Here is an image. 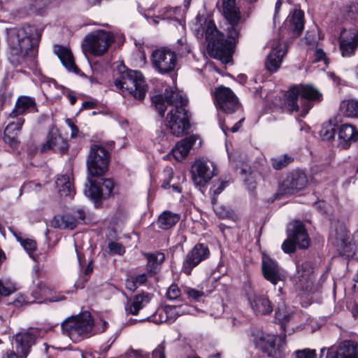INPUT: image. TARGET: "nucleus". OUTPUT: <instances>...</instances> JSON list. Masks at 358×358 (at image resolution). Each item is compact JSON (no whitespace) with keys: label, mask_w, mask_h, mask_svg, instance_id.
<instances>
[{"label":"nucleus","mask_w":358,"mask_h":358,"mask_svg":"<svg viewBox=\"0 0 358 358\" xmlns=\"http://www.w3.org/2000/svg\"><path fill=\"white\" fill-rule=\"evenodd\" d=\"M223 15L227 20L225 31L227 39L217 29L215 22L209 20L205 31L209 54L220 60L223 64L231 61L234 47L242 29L241 12L236 6L235 0H222Z\"/></svg>","instance_id":"obj_1"},{"label":"nucleus","mask_w":358,"mask_h":358,"mask_svg":"<svg viewBox=\"0 0 358 358\" xmlns=\"http://www.w3.org/2000/svg\"><path fill=\"white\" fill-rule=\"evenodd\" d=\"M39 38V34L32 26L13 27L7 29L9 59L14 63L27 55L34 46V41Z\"/></svg>","instance_id":"obj_2"},{"label":"nucleus","mask_w":358,"mask_h":358,"mask_svg":"<svg viewBox=\"0 0 358 358\" xmlns=\"http://www.w3.org/2000/svg\"><path fill=\"white\" fill-rule=\"evenodd\" d=\"M322 96L313 85H296L286 94L285 107L291 113L300 112V115L304 117L312 107L310 101H320Z\"/></svg>","instance_id":"obj_3"},{"label":"nucleus","mask_w":358,"mask_h":358,"mask_svg":"<svg viewBox=\"0 0 358 358\" xmlns=\"http://www.w3.org/2000/svg\"><path fill=\"white\" fill-rule=\"evenodd\" d=\"M115 87L122 94H132L136 99H144L147 85L141 72L138 71L125 70L120 73L115 80Z\"/></svg>","instance_id":"obj_4"},{"label":"nucleus","mask_w":358,"mask_h":358,"mask_svg":"<svg viewBox=\"0 0 358 358\" xmlns=\"http://www.w3.org/2000/svg\"><path fill=\"white\" fill-rule=\"evenodd\" d=\"M250 340L268 357L282 358L286 354L284 338L275 335L266 334L259 329L251 331Z\"/></svg>","instance_id":"obj_5"},{"label":"nucleus","mask_w":358,"mask_h":358,"mask_svg":"<svg viewBox=\"0 0 358 358\" xmlns=\"http://www.w3.org/2000/svg\"><path fill=\"white\" fill-rule=\"evenodd\" d=\"M93 322L89 312L71 316L62 323V329L73 342H78L87 336L92 329Z\"/></svg>","instance_id":"obj_6"},{"label":"nucleus","mask_w":358,"mask_h":358,"mask_svg":"<svg viewBox=\"0 0 358 358\" xmlns=\"http://www.w3.org/2000/svg\"><path fill=\"white\" fill-rule=\"evenodd\" d=\"M114 41L115 36L113 32L103 29L92 31L83 40V50L85 54L101 57L108 52Z\"/></svg>","instance_id":"obj_7"},{"label":"nucleus","mask_w":358,"mask_h":358,"mask_svg":"<svg viewBox=\"0 0 358 358\" xmlns=\"http://www.w3.org/2000/svg\"><path fill=\"white\" fill-rule=\"evenodd\" d=\"M287 238L282 244V249L285 252H293L296 245L301 249H306L309 246L310 238L300 221L291 222L287 229Z\"/></svg>","instance_id":"obj_8"},{"label":"nucleus","mask_w":358,"mask_h":358,"mask_svg":"<svg viewBox=\"0 0 358 358\" xmlns=\"http://www.w3.org/2000/svg\"><path fill=\"white\" fill-rule=\"evenodd\" d=\"M152 101L160 116H164L167 108H184L187 102L182 92L173 87L166 89L165 92L162 94L154 96Z\"/></svg>","instance_id":"obj_9"},{"label":"nucleus","mask_w":358,"mask_h":358,"mask_svg":"<svg viewBox=\"0 0 358 358\" xmlns=\"http://www.w3.org/2000/svg\"><path fill=\"white\" fill-rule=\"evenodd\" d=\"M164 125L173 136H183L189 128L187 111L185 108H170L165 117Z\"/></svg>","instance_id":"obj_10"},{"label":"nucleus","mask_w":358,"mask_h":358,"mask_svg":"<svg viewBox=\"0 0 358 358\" xmlns=\"http://www.w3.org/2000/svg\"><path fill=\"white\" fill-rule=\"evenodd\" d=\"M109 153L101 145L91 146L87 160L88 173L91 176H102L108 170Z\"/></svg>","instance_id":"obj_11"},{"label":"nucleus","mask_w":358,"mask_h":358,"mask_svg":"<svg viewBox=\"0 0 358 358\" xmlns=\"http://www.w3.org/2000/svg\"><path fill=\"white\" fill-rule=\"evenodd\" d=\"M151 62L153 68L160 73H166L173 71L177 63L176 53L166 48H161L154 50L151 55Z\"/></svg>","instance_id":"obj_12"},{"label":"nucleus","mask_w":358,"mask_h":358,"mask_svg":"<svg viewBox=\"0 0 358 358\" xmlns=\"http://www.w3.org/2000/svg\"><path fill=\"white\" fill-rule=\"evenodd\" d=\"M214 163L209 160H196L191 168L192 179L196 186L203 187L216 174Z\"/></svg>","instance_id":"obj_13"},{"label":"nucleus","mask_w":358,"mask_h":358,"mask_svg":"<svg viewBox=\"0 0 358 358\" xmlns=\"http://www.w3.org/2000/svg\"><path fill=\"white\" fill-rule=\"evenodd\" d=\"M315 269L310 262H303L296 265L295 280L301 289L309 292L315 289Z\"/></svg>","instance_id":"obj_14"},{"label":"nucleus","mask_w":358,"mask_h":358,"mask_svg":"<svg viewBox=\"0 0 358 358\" xmlns=\"http://www.w3.org/2000/svg\"><path fill=\"white\" fill-rule=\"evenodd\" d=\"M333 243L342 255L351 257L355 254V245L348 241L349 236L346 227L343 223L335 226L334 234H331Z\"/></svg>","instance_id":"obj_15"},{"label":"nucleus","mask_w":358,"mask_h":358,"mask_svg":"<svg viewBox=\"0 0 358 358\" xmlns=\"http://www.w3.org/2000/svg\"><path fill=\"white\" fill-rule=\"evenodd\" d=\"M214 97L217 108L225 113H234L238 108L237 97L228 87L222 86L217 88Z\"/></svg>","instance_id":"obj_16"},{"label":"nucleus","mask_w":358,"mask_h":358,"mask_svg":"<svg viewBox=\"0 0 358 358\" xmlns=\"http://www.w3.org/2000/svg\"><path fill=\"white\" fill-rule=\"evenodd\" d=\"M262 270L264 278L274 285L286 279L285 271L278 266L276 261L264 253L262 254Z\"/></svg>","instance_id":"obj_17"},{"label":"nucleus","mask_w":358,"mask_h":358,"mask_svg":"<svg viewBox=\"0 0 358 358\" xmlns=\"http://www.w3.org/2000/svg\"><path fill=\"white\" fill-rule=\"evenodd\" d=\"M287 50V45L284 41L275 40L271 43V50L265 64L268 71L273 73L280 68Z\"/></svg>","instance_id":"obj_18"},{"label":"nucleus","mask_w":358,"mask_h":358,"mask_svg":"<svg viewBox=\"0 0 358 358\" xmlns=\"http://www.w3.org/2000/svg\"><path fill=\"white\" fill-rule=\"evenodd\" d=\"M69 144L57 129L52 128L50 130L47 140L41 147V152L53 150L56 152L64 153L68 150Z\"/></svg>","instance_id":"obj_19"},{"label":"nucleus","mask_w":358,"mask_h":358,"mask_svg":"<svg viewBox=\"0 0 358 358\" xmlns=\"http://www.w3.org/2000/svg\"><path fill=\"white\" fill-rule=\"evenodd\" d=\"M208 252V248L203 244L196 245L187 255L183 263L184 273L189 275L192 268L207 257Z\"/></svg>","instance_id":"obj_20"},{"label":"nucleus","mask_w":358,"mask_h":358,"mask_svg":"<svg viewBox=\"0 0 358 358\" xmlns=\"http://www.w3.org/2000/svg\"><path fill=\"white\" fill-rule=\"evenodd\" d=\"M36 338V334L34 330H24L14 336L13 345L18 353L26 357L29 352L30 348L35 343Z\"/></svg>","instance_id":"obj_21"},{"label":"nucleus","mask_w":358,"mask_h":358,"mask_svg":"<svg viewBox=\"0 0 358 358\" xmlns=\"http://www.w3.org/2000/svg\"><path fill=\"white\" fill-rule=\"evenodd\" d=\"M326 358H358V346L353 341H345L336 348H328Z\"/></svg>","instance_id":"obj_22"},{"label":"nucleus","mask_w":358,"mask_h":358,"mask_svg":"<svg viewBox=\"0 0 358 358\" xmlns=\"http://www.w3.org/2000/svg\"><path fill=\"white\" fill-rule=\"evenodd\" d=\"M32 296L36 300H39L38 303L59 302L66 299L62 293H54L52 288L43 282L36 286L32 292Z\"/></svg>","instance_id":"obj_23"},{"label":"nucleus","mask_w":358,"mask_h":358,"mask_svg":"<svg viewBox=\"0 0 358 358\" xmlns=\"http://www.w3.org/2000/svg\"><path fill=\"white\" fill-rule=\"evenodd\" d=\"M307 178L303 173L295 172L287 176L281 184L285 194H293L303 189L307 184Z\"/></svg>","instance_id":"obj_24"},{"label":"nucleus","mask_w":358,"mask_h":358,"mask_svg":"<svg viewBox=\"0 0 358 358\" xmlns=\"http://www.w3.org/2000/svg\"><path fill=\"white\" fill-rule=\"evenodd\" d=\"M357 46L358 40L356 38L355 34L350 31L343 30L339 39L341 55L345 57H351L354 55Z\"/></svg>","instance_id":"obj_25"},{"label":"nucleus","mask_w":358,"mask_h":358,"mask_svg":"<svg viewBox=\"0 0 358 358\" xmlns=\"http://www.w3.org/2000/svg\"><path fill=\"white\" fill-rule=\"evenodd\" d=\"M338 145L343 149L350 147L352 143L358 139V131L350 124H343L338 129Z\"/></svg>","instance_id":"obj_26"},{"label":"nucleus","mask_w":358,"mask_h":358,"mask_svg":"<svg viewBox=\"0 0 358 358\" xmlns=\"http://www.w3.org/2000/svg\"><path fill=\"white\" fill-rule=\"evenodd\" d=\"M197 140H199L198 136L192 135L178 142L171 150L173 157L177 161L182 160L187 156L191 148L196 143Z\"/></svg>","instance_id":"obj_27"},{"label":"nucleus","mask_w":358,"mask_h":358,"mask_svg":"<svg viewBox=\"0 0 358 358\" xmlns=\"http://www.w3.org/2000/svg\"><path fill=\"white\" fill-rule=\"evenodd\" d=\"M250 306L257 315H267L273 311V306L264 295L253 294L249 297Z\"/></svg>","instance_id":"obj_28"},{"label":"nucleus","mask_w":358,"mask_h":358,"mask_svg":"<svg viewBox=\"0 0 358 358\" xmlns=\"http://www.w3.org/2000/svg\"><path fill=\"white\" fill-rule=\"evenodd\" d=\"M150 299L151 295L148 293L136 295L134 299L128 301L125 305L126 313L137 315L139 310L150 302Z\"/></svg>","instance_id":"obj_29"},{"label":"nucleus","mask_w":358,"mask_h":358,"mask_svg":"<svg viewBox=\"0 0 358 358\" xmlns=\"http://www.w3.org/2000/svg\"><path fill=\"white\" fill-rule=\"evenodd\" d=\"M285 25L288 27L293 36L300 35L304 27L303 13L299 9H295L287 19Z\"/></svg>","instance_id":"obj_30"},{"label":"nucleus","mask_w":358,"mask_h":358,"mask_svg":"<svg viewBox=\"0 0 358 358\" xmlns=\"http://www.w3.org/2000/svg\"><path fill=\"white\" fill-rule=\"evenodd\" d=\"M36 112L37 108L34 100L28 96H21L16 101L15 108L10 113V117L23 115L25 112Z\"/></svg>","instance_id":"obj_31"},{"label":"nucleus","mask_w":358,"mask_h":358,"mask_svg":"<svg viewBox=\"0 0 358 358\" xmlns=\"http://www.w3.org/2000/svg\"><path fill=\"white\" fill-rule=\"evenodd\" d=\"M71 173L62 174L57 177L56 185L61 196L72 199L75 194V191L71 183Z\"/></svg>","instance_id":"obj_32"},{"label":"nucleus","mask_w":358,"mask_h":358,"mask_svg":"<svg viewBox=\"0 0 358 358\" xmlns=\"http://www.w3.org/2000/svg\"><path fill=\"white\" fill-rule=\"evenodd\" d=\"M54 52L57 55L63 66L69 71L77 72L78 69L75 64L73 55L67 48L55 45Z\"/></svg>","instance_id":"obj_33"},{"label":"nucleus","mask_w":358,"mask_h":358,"mask_svg":"<svg viewBox=\"0 0 358 358\" xmlns=\"http://www.w3.org/2000/svg\"><path fill=\"white\" fill-rule=\"evenodd\" d=\"M180 217L178 214L173 213L171 211L163 212L158 218L159 227L162 229H169L174 226L179 220Z\"/></svg>","instance_id":"obj_34"},{"label":"nucleus","mask_w":358,"mask_h":358,"mask_svg":"<svg viewBox=\"0 0 358 358\" xmlns=\"http://www.w3.org/2000/svg\"><path fill=\"white\" fill-rule=\"evenodd\" d=\"M339 108L346 117L358 118V100H344L341 101Z\"/></svg>","instance_id":"obj_35"},{"label":"nucleus","mask_w":358,"mask_h":358,"mask_svg":"<svg viewBox=\"0 0 358 358\" xmlns=\"http://www.w3.org/2000/svg\"><path fill=\"white\" fill-rule=\"evenodd\" d=\"M84 192L87 197L95 201L103 198L101 187L90 179H88V184L86 185Z\"/></svg>","instance_id":"obj_36"},{"label":"nucleus","mask_w":358,"mask_h":358,"mask_svg":"<svg viewBox=\"0 0 358 358\" xmlns=\"http://www.w3.org/2000/svg\"><path fill=\"white\" fill-rule=\"evenodd\" d=\"M10 231L14 235V236L16 238L17 241L20 243V245L23 247L24 250L29 254V255L34 258L32 253L36 250V243L34 240L30 239V238H24L21 237L19 234H17L16 232L10 229Z\"/></svg>","instance_id":"obj_37"},{"label":"nucleus","mask_w":358,"mask_h":358,"mask_svg":"<svg viewBox=\"0 0 358 358\" xmlns=\"http://www.w3.org/2000/svg\"><path fill=\"white\" fill-rule=\"evenodd\" d=\"M335 131V124L331 121H329L322 124L320 135L323 140L330 141L334 138Z\"/></svg>","instance_id":"obj_38"},{"label":"nucleus","mask_w":358,"mask_h":358,"mask_svg":"<svg viewBox=\"0 0 358 358\" xmlns=\"http://www.w3.org/2000/svg\"><path fill=\"white\" fill-rule=\"evenodd\" d=\"M164 309L167 315V318L169 319V323L173 322L180 314L190 313L189 310H181V308L174 306H166Z\"/></svg>","instance_id":"obj_39"},{"label":"nucleus","mask_w":358,"mask_h":358,"mask_svg":"<svg viewBox=\"0 0 358 358\" xmlns=\"http://www.w3.org/2000/svg\"><path fill=\"white\" fill-rule=\"evenodd\" d=\"M24 122L23 118H19L16 122H10L5 129V134H11L13 135L14 133L18 134L21 130L22 127Z\"/></svg>","instance_id":"obj_40"},{"label":"nucleus","mask_w":358,"mask_h":358,"mask_svg":"<svg viewBox=\"0 0 358 358\" xmlns=\"http://www.w3.org/2000/svg\"><path fill=\"white\" fill-rule=\"evenodd\" d=\"M291 160L287 155L280 156L272 159V166L275 169L279 170L287 166Z\"/></svg>","instance_id":"obj_41"},{"label":"nucleus","mask_w":358,"mask_h":358,"mask_svg":"<svg viewBox=\"0 0 358 358\" xmlns=\"http://www.w3.org/2000/svg\"><path fill=\"white\" fill-rule=\"evenodd\" d=\"M114 188V182L110 179H104L103 180L101 189L103 194V197H106L110 196L112 194L113 189Z\"/></svg>","instance_id":"obj_42"},{"label":"nucleus","mask_w":358,"mask_h":358,"mask_svg":"<svg viewBox=\"0 0 358 358\" xmlns=\"http://www.w3.org/2000/svg\"><path fill=\"white\" fill-rule=\"evenodd\" d=\"M165 256L163 253L157 252L156 254H151L148 256V263L152 266H157L164 262Z\"/></svg>","instance_id":"obj_43"},{"label":"nucleus","mask_w":358,"mask_h":358,"mask_svg":"<svg viewBox=\"0 0 358 358\" xmlns=\"http://www.w3.org/2000/svg\"><path fill=\"white\" fill-rule=\"evenodd\" d=\"M291 314L288 313L285 308H280V306L275 311V318L280 323H284L289 320Z\"/></svg>","instance_id":"obj_44"},{"label":"nucleus","mask_w":358,"mask_h":358,"mask_svg":"<svg viewBox=\"0 0 358 358\" xmlns=\"http://www.w3.org/2000/svg\"><path fill=\"white\" fill-rule=\"evenodd\" d=\"M178 53L181 55H186L190 52V46L187 44L185 38H180L177 42Z\"/></svg>","instance_id":"obj_45"},{"label":"nucleus","mask_w":358,"mask_h":358,"mask_svg":"<svg viewBox=\"0 0 358 358\" xmlns=\"http://www.w3.org/2000/svg\"><path fill=\"white\" fill-rule=\"evenodd\" d=\"M152 320L157 323H169V319L167 318L164 307L157 310L156 313L153 315Z\"/></svg>","instance_id":"obj_46"},{"label":"nucleus","mask_w":358,"mask_h":358,"mask_svg":"<svg viewBox=\"0 0 358 358\" xmlns=\"http://www.w3.org/2000/svg\"><path fill=\"white\" fill-rule=\"evenodd\" d=\"M348 16L355 21H358V1L351 3L347 7Z\"/></svg>","instance_id":"obj_47"},{"label":"nucleus","mask_w":358,"mask_h":358,"mask_svg":"<svg viewBox=\"0 0 358 358\" xmlns=\"http://www.w3.org/2000/svg\"><path fill=\"white\" fill-rule=\"evenodd\" d=\"M65 217L64 215L55 216L50 221V226L56 229H65Z\"/></svg>","instance_id":"obj_48"},{"label":"nucleus","mask_w":358,"mask_h":358,"mask_svg":"<svg viewBox=\"0 0 358 358\" xmlns=\"http://www.w3.org/2000/svg\"><path fill=\"white\" fill-rule=\"evenodd\" d=\"M296 358H317L315 350L303 349L296 351Z\"/></svg>","instance_id":"obj_49"},{"label":"nucleus","mask_w":358,"mask_h":358,"mask_svg":"<svg viewBox=\"0 0 358 358\" xmlns=\"http://www.w3.org/2000/svg\"><path fill=\"white\" fill-rule=\"evenodd\" d=\"M17 136V133H14L13 135L4 133L3 140L6 143L9 144L13 149H15L19 143Z\"/></svg>","instance_id":"obj_50"},{"label":"nucleus","mask_w":358,"mask_h":358,"mask_svg":"<svg viewBox=\"0 0 358 358\" xmlns=\"http://www.w3.org/2000/svg\"><path fill=\"white\" fill-rule=\"evenodd\" d=\"M180 295V290L176 285H171L167 292L166 296L169 299H176Z\"/></svg>","instance_id":"obj_51"},{"label":"nucleus","mask_w":358,"mask_h":358,"mask_svg":"<svg viewBox=\"0 0 358 358\" xmlns=\"http://www.w3.org/2000/svg\"><path fill=\"white\" fill-rule=\"evenodd\" d=\"M65 229H73L76 227L78 220L75 215H64Z\"/></svg>","instance_id":"obj_52"},{"label":"nucleus","mask_w":358,"mask_h":358,"mask_svg":"<svg viewBox=\"0 0 358 358\" xmlns=\"http://www.w3.org/2000/svg\"><path fill=\"white\" fill-rule=\"evenodd\" d=\"M108 248L111 252L117 255H122L125 251L122 245L116 242H110L108 244Z\"/></svg>","instance_id":"obj_53"},{"label":"nucleus","mask_w":358,"mask_h":358,"mask_svg":"<svg viewBox=\"0 0 358 358\" xmlns=\"http://www.w3.org/2000/svg\"><path fill=\"white\" fill-rule=\"evenodd\" d=\"M214 211L221 218L228 217L230 215L229 210L222 206H214Z\"/></svg>","instance_id":"obj_54"},{"label":"nucleus","mask_w":358,"mask_h":358,"mask_svg":"<svg viewBox=\"0 0 358 358\" xmlns=\"http://www.w3.org/2000/svg\"><path fill=\"white\" fill-rule=\"evenodd\" d=\"M314 62H319L323 61L324 64H327V59L325 52L320 48H316L314 51Z\"/></svg>","instance_id":"obj_55"},{"label":"nucleus","mask_w":358,"mask_h":358,"mask_svg":"<svg viewBox=\"0 0 358 358\" xmlns=\"http://www.w3.org/2000/svg\"><path fill=\"white\" fill-rule=\"evenodd\" d=\"M164 173L165 178H164V182L162 184V187L164 189H167L169 187L170 182L172 179L173 171L171 167H166L164 169Z\"/></svg>","instance_id":"obj_56"},{"label":"nucleus","mask_w":358,"mask_h":358,"mask_svg":"<svg viewBox=\"0 0 358 358\" xmlns=\"http://www.w3.org/2000/svg\"><path fill=\"white\" fill-rule=\"evenodd\" d=\"M185 293L189 298L196 301L199 300L203 295V292L194 289H187Z\"/></svg>","instance_id":"obj_57"},{"label":"nucleus","mask_w":358,"mask_h":358,"mask_svg":"<svg viewBox=\"0 0 358 358\" xmlns=\"http://www.w3.org/2000/svg\"><path fill=\"white\" fill-rule=\"evenodd\" d=\"M257 176V173L255 172H250L249 176L245 178V181L248 183V187L250 189H253L255 187V178Z\"/></svg>","instance_id":"obj_58"},{"label":"nucleus","mask_w":358,"mask_h":358,"mask_svg":"<svg viewBox=\"0 0 358 358\" xmlns=\"http://www.w3.org/2000/svg\"><path fill=\"white\" fill-rule=\"evenodd\" d=\"M66 124L70 127L71 130V136L75 138L78 136L79 130L76 125L73 122L71 119L66 120Z\"/></svg>","instance_id":"obj_59"},{"label":"nucleus","mask_w":358,"mask_h":358,"mask_svg":"<svg viewBox=\"0 0 358 358\" xmlns=\"http://www.w3.org/2000/svg\"><path fill=\"white\" fill-rule=\"evenodd\" d=\"M125 287L130 291H134L138 288V285L134 280V277H130L126 280Z\"/></svg>","instance_id":"obj_60"},{"label":"nucleus","mask_w":358,"mask_h":358,"mask_svg":"<svg viewBox=\"0 0 358 358\" xmlns=\"http://www.w3.org/2000/svg\"><path fill=\"white\" fill-rule=\"evenodd\" d=\"M227 185V182L222 181L217 186L214 185L213 189L214 194L215 195L220 194L223 191V189L226 187Z\"/></svg>","instance_id":"obj_61"},{"label":"nucleus","mask_w":358,"mask_h":358,"mask_svg":"<svg viewBox=\"0 0 358 358\" xmlns=\"http://www.w3.org/2000/svg\"><path fill=\"white\" fill-rule=\"evenodd\" d=\"M153 358H166L164 349L162 346L157 348L152 352Z\"/></svg>","instance_id":"obj_62"},{"label":"nucleus","mask_w":358,"mask_h":358,"mask_svg":"<svg viewBox=\"0 0 358 358\" xmlns=\"http://www.w3.org/2000/svg\"><path fill=\"white\" fill-rule=\"evenodd\" d=\"M73 215L76 216V218L78 220V222L80 221H84L85 217V211L82 208H78L76 210L73 212Z\"/></svg>","instance_id":"obj_63"},{"label":"nucleus","mask_w":358,"mask_h":358,"mask_svg":"<svg viewBox=\"0 0 358 358\" xmlns=\"http://www.w3.org/2000/svg\"><path fill=\"white\" fill-rule=\"evenodd\" d=\"M128 358H146L145 355L138 350H131L127 353Z\"/></svg>","instance_id":"obj_64"}]
</instances>
